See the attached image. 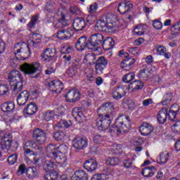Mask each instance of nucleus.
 <instances>
[{
    "mask_svg": "<svg viewBox=\"0 0 180 180\" xmlns=\"http://www.w3.org/2000/svg\"><path fill=\"white\" fill-rule=\"evenodd\" d=\"M131 9H133V4L130 3V1H124L118 4L117 11L121 15L130 12Z\"/></svg>",
    "mask_w": 180,
    "mask_h": 180,
    "instance_id": "obj_19",
    "label": "nucleus"
},
{
    "mask_svg": "<svg viewBox=\"0 0 180 180\" xmlns=\"http://www.w3.org/2000/svg\"><path fill=\"white\" fill-rule=\"evenodd\" d=\"M1 109L2 112H12L15 110V103L12 101H6L1 104Z\"/></svg>",
    "mask_w": 180,
    "mask_h": 180,
    "instance_id": "obj_37",
    "label": "nucleus"
},
{
    "mask_svg": "<svg viewBox=\"0 0 180 180\" xmlns=\"http://www.w3.org/2000/svg\"><path fill=\"white\" fill-rule=\"evenodd\" d=\"M56 127H58V129H60V127H65L66 129L70 127V124H68V122L60 120L58 124H55Z\"/></svg>",
    "mask_w": 180,
    "mask_h": 180,
    "instance_id": "obj_61",
    "label": "nucleus"
},
{
    "mask_svg": "<svg viewBox=\"0 0 180 180\" xmlns=\"http://www.w3.org/2000/svg\"><path fill=\"white\" fill-rule=\"evenodd\" d=\"M135 77L136 75L133 72L127 73L122 77V81L127 83L131 82Z\"/></svg>",
    "mask_w": 180,
    "mask_h": 180,
    "instance_id": "obj_53",
    "label": "nucleus"
},
{
    "mask_svg": "<svg viewBox=\"0 0 180 180\" xmlns=\"http://www.w3.org/2000/svg\"><path fill=\"white\" fill-rule=\"evenodd\" d=\"M33 139L36 141V142L43 146V144L46 143V141H47V133L44 131V130L37 128L33 134H32Z\"/></svg>",
    "mask_w": 180,
    "mask_h": 180,
    "instance_id": "obj_8",
    "label": "nucleus"
},
{
    "mask_svg": "<svg viewBox=\"0 0 180 180\" xmlns=\"http://www.w3.org/2000/svg\"><path fill=\"white\" fill-rule=\"evenodd\" d=\"M96 55L94 53H88L84 57V62L90 65H94V64H96Z\"/></svg>",
    "mask_w": 180,
    "mask_h": 180,
    "instance_id": "obj_42",
    "label": "nucleus"
},
{
    "mask_svg": "<svg viewBox=\"0 0 180 180\" xmlns=\"http://www.w3.org/2000/svg\"><path fill=\"white\" fill-rule=\"evenodd\" d=\"M120 57H124L125 58L121 63V68L124 67L129 64V66L125 67L127 70H131L133 65L136 63V59L134 58H129V53L124 52V51H120L119 52Z\"/></svg>",
    "mask_w": 180,
    "mask_h": 180,
    "instance_id": "obj_10",
    "label": "nucleus"
},
{
    "mask_svg": "<svg viewBox=\"0 0 180 180\" xmlns=\"http://www.w3.org/2000/svg\"><path fill=\"white\" fill-rule=\"evenodd\" d=\"M102 46L103 50H111V49H113V46H115V40L111 37H108L103 40Z\"/></svg>",
    "mask_w": 180,
    "mask_h": 180,
    "instance_id": "obj_39",
    "label": "nucleus"
},
{
    "mask_svg": "<svg viewBox=\"0 0 180 180\" xmlns=\"http://www.w3.org/2000/svg\"><path fill=\"white\" fill-rule=\"evenodd\" d=\"M89 39H87L86 36H82L75 44V47L78 51H83L85 49H89Z\"/></svg>",
    "mask_w": 180,
    "mask_h": 180,
    "instance_id": "obj_18",
    "label": "nucleus"
},
{
    "mask_svg": "<svg viewBox=\"0 0 180 180\" xmlns=\"http://www.w3.org/2000/svg\"><path fill=\"white\" fill-rule=\"evenodd\" d=\"M54 115H56V113L53 110L46 111L44 112V119L46 120V122H50V120L54 119Z\"/></svg>",
    "mask_w": 180,
    "mask_h": 180,
    "instance_id": "obj_49",
    "label": "nucleus"
},
{
    "mask_svg": "<svg viewBox=\"0 0 180 180\" xmlns=\"http://www.w3.org/2000/svg\"><path fill=\"white\" fill-rule=\"evenodd\" d=\"M55 148L57 149V153L58 154L66 155L67 153H68V146L64 144H61L58 147L55 146Z\"/></svg>",
    "mask_w": 180,
    "mask_h": 180,
    "instance_id": "obj_48",
    "label": "nucleus"
},
{
    "mask_svg": "<svg viewBox=\"0 0 180 180\" xmlns=\"http://www.w3.org/2000/svg\"><path fill=\"white\" fill-rule=\"evenodd\" d=\"M72 116L79 123H84L86 118L82 112H81V109L79 108H75L72 111Z\"/></svg>",
    "mask_w": 180,
    "mask_h": 180,
    "instance_id": "obj_21",
    "label": "nucleus"
},
{
    "mask_svg": "<svg viewBox=\"0 0 180 180\" xmlns=\"http://www.w3.org/2000/svg\"><path fill=\"white\" fill-rule=\"evenodd\" d=\"M98 117L96 120V125L98 130H107L110 126L112 120L115 119L116 116V111H115V107L110 102L103 103L100 106L97 111Z\"/></svg>",
    "mask_w": 180,
    "mask_h": 180,
    "instance_id": "obj_1",
    "label": "nucleus"
},
{
    "mask_svg": "<svg viewBox=\"0 0 180 180\" xmlns=\"http://www.w3.org/2000/svg\"><path fill=\"white\" fill-rule=\"evenodd\" d=\"M70 12L72 15H80L81 14V11L77 6H70Z\"/></svg>",
    "mask_w": 180,
    "mask_h": 180,
    "instance_id": "obj_64",
    "label": "nucleus"
},
{
    "mask_svg": "<svg viewBox=\"0 0 180 180\" xmlns=\"http://www.w3.org/2000/svg\"><path fill=\"white\" fill-rule=\"evenodd\" d=\"M73 51H74V48L68 45L64 46L61 49V53H63L64 54H70Z\"/></svg>",
    "mask_w": 180,
    "mask_h": 180,
    "instance_id": "obj_58",
    "label": "nucleus"
},
{
    "mask_svg": "<svg viewBox=\"0 0 180 180\" xmlns=\"http://www.w3.org/2000/svg\"><path fill=\"white\" fill-rule=\"evenodd\" d=\"M41 41V35L37 33H33L32 40H31L28 44L26 43H17L14 48L18 49L20 47V50L17 51L18 53L21 51V56L22 58H29L32 54V50H34L37 47V44Z\"/></svg>",
    "mask_w": 180,
    "mask_h": 180,
    "instance_id": "obj_3",
    "label": "nucleus"
},
{
    "mask_svg": "<svg viewBox=\"0 0 180 180\" xmlns=\"http://www.w3.org/2000/svg\"><path fill=\"white\" fill-rule=\"evenodd\" d=\"M171 34L173 36H178L180 34V20L173 25L171 28Z\"/></svg>",
    "mask_w": 180,
    "mask_h": 180,
    "instance_id": "obj_45",
    "label": "nucleus"
},
{
    "mask_svg": "<svg viewBox=\"0 0 180 180\" xmlns=\"http://www.w3.org/2000/svg\"><path fill=\"white\" fill-rule=\"evenodd\" d=\"M105 162L107 165L115 167V165H118L120 160L117 158H108Z\"/></svg>",
    "mask_w": 180,
    "mask_h": 180,
    "instance_id": "obj_52",
    "label": "nucleus"
},
{
    "mask_svg": "<svg viewBox=\"0 0 180 180\" xmlns=\"http://www.w3.org/2000/svg\"><path fill=\"white\" fill-rule=\"evenodd\" d=\"M102 41H103V35L101 34L96 33L91 35L89 39V50H94L95 47L102 44Z\"/></svg>",
    "mask_w": 180,
    "mask_h": 180,
    "instance_id": "obj_9",
    "label": "nucleus"
},
{
    "mask_svg": "<svg viewBox=\"0 0 180 180\" xmlns=\"http://www.w3.org/2000/svg\"><path fill=\"white\" fill-rule=\"evenodd\" d=\"M129 89L132 91H140L144 87V84L141 80H135L133 82H131L129 85Z\"/></svg>",
    "mask_w": 180,
    "mask_h": 180,
    "instance_id": "obj_40",
    "label": "nucleus"
},
{
    "mask_svg": "<svg viewBox=\"0 0 180 180\" xmlns=\"http://www.w3.org/2000/svg\"><path fill=\"white\" fill-rule=\"evenodd\" d=\"M111 153L114 155H120L123 153V146L122 145H114L111 148Z\"/></svg>",
    "mask_w": 180,
    "mask_h": 180,
    "instance_id": "obj_46",
    "label": "nucleus"
},
{
    "mask_svg": "<svg viewBox=\"0 0 180 180\" xmlns=\"http://www.w3.org/2000/svg\"><path fill=\"white\" fill-rule=\"evenodd\" d=\"M109 178V175L108 174H94L91 178V180H106Z\"/></svg>",
    "mask_w": 180,
    "mask_h": 180,
    "instance_id": "obj_51",
    "label": "nucleus"
},
{
    "mask_svg": "<svg viewBox=\"0 0 180 180\" xmlns=\"http://www.w3.org/2000/svg\"><path fill=\"white\" fill-rule=\"evenodd\" d=\"M11 134L6 133V131H1L0 132V149L1 150H5L6 148V141H8V137H9V135Z\"/></svg>",
    "mask_w": 180,
    "mask_h": 180,
    "instance_id": "obj_35",
    "label": "nucleus"
},
{
    "mask_svg": "<svg viewBox=\"0 0 180 180\" xmlns=\"http://www.w3.org/2000/svg\"><path fill=\"white\" fill-rule=\"evenodd\" d=\"M79 68V63L77 60L72 62L70 66L66 71V74L68 77H75L78 74V70Z\"/></svg>",
    "mask_w": 180,
    "mask_h": 180,
    "instance_id": "obj_23",
    "label": "nucleus"
},
{
    "mask_svg": "<svg viewBox=\"0 0 180 180\" xmlns=\"http://www.w3.org/2000/svg\"><path fill=\"white\" fill-rule=\"evenodd\" d=\"M146 27H147L146 25L141 24L140 25L134 28V33L138 36H143L144 33H146Z\"/></svg>",
    "mask_w": 180,
    "mask_h": 180,
    "instance_id": "obj_44",
    "label": "nucleus"
},
{
    "mask_svg": "<svg viewBox=\"0 0 180 180\" xmlns=\"http://www.w3.org/2000/svg\"><path fill=\"white\" fill-rule=\"evenodd\" d=\"M65 98L67 102L74 103L81 99V93L77 89H71L65 95Z\"/></svg>",
    "mask_w": 180,
    "mask_h": 180,
    "instance_id": "obj_14",
    "label": "nucleus"
},
{
    "mask_svg": "<svg viewBox=\"0 0 180 180\" xmlns=\"http://www.w3.org/2000/svg\"><path fill=\"white\" fill-rule=\"evenodd\" d=\"M45 11L46 12H49V13H53V12H54L55 11V8H54V3L49 1L46 3L45 8H44Z\"/></svg>",
    "mask_w": 180,
    "mask_h": 180,
    "instance_id": "obj_57",
    "label": "nucleus"
},
{
    "mask_svg": "<svg viewBox=\"0 0 180 180\" xmlns=\"http://www.w3.org/2000/svg\"><path fill=\"white\" fill-rule=\"evenodd\" d=\"M71 32H72L71 30V29H67V30H59L57 32V37L59 39V40H64V39H70V37H72V34H71Z\"/></svg>",
    "mask_w": 180,
    "mask_h": 180,
    "instance_id": "obj_33",
    "label": "nucleus"
},
{
    "mask_svg": "<svg viewBox=\"0 0 180 180\" xmlns=\"http://www.w3.org/2000/svg\"><path fill=\"white\" fill-rule=\"evenodd\" d=\"M154 130L153 126L147 122H143L139 127V131L142 136H149Z\"/></svg>",
    "mask_w": 180,
    "mask_h": 180,
    "instance_id": "obj_27",
    "label": "nucleus"
},
{
    "mask_svg": "<svg viewBox=\"0 0 180 180\" xmlns=\"http://www.w3.org/2000/svg\"><path fill=\"white\" fill-rule=\"evenodd\" d=\"M171 101H172V93H167L165 95H164L161 103L162 105H163V106H165L167 105H169V103H171Z\"/></svg>",
    "mask_w": 180,
    "mask_h": 180,
    "instance_id": "obj_47",
    "label": "nucleus"
},
{
    "mask_svg": "<svg viewBox=\"0 0 180 180\" xmlns=\"http://www.w3.org/2000/svg\"><path fill=\"white\" fill-rule=\"evenodd\" d=\"M93 140L95 144H102L105 138L101 135L97 134L94 136Z\"/></svg>",
    "mask_w": 180,
    "mask_h": 180,
    "instance_id": "obj_60",
    "label": "nucleus"
},
{
    "mask_svg": "<svg viewBox=\"0 0 180 180\" xmlns=\"http://www.w3.org/2000/svg\"><path fill=\"white\" fill-rule=\"evenodd\" d=\"M70 20L67 18V16L63 13H61L60 17L58 18L57 21H54L53 23V27L55 29H64V27H67V26H70Z\"/></svg>",
    "mask_w": 180,
    "mask_h": 180,
    "instance_id": "obj_15",
    "label": "nucleus"
},
{
    "mask_svg": "<svg viewBox=\"0 0 180 180\" xmlns=\"http://www.w3.org/2000/svg\"><path fill=\"white\" fill-rule=\"evenodd\" d=\"M157 119L158 123L164 124L167 122V119H168V108L164 107L162 108L158 113Z\"/></svg>",
    "mask_w": 180,
    "mask_h": 180,
    "instance_id": "obj_25",
    "label": "nucleus"
},
{
    "mask_svg": "<svg viewBox=\"0 0 180 180\" xmlns=\"http://www.w3.org/2000/svg\"><path fill=\"white\" fill-rule=\"evenodd\" d=\"M22 72L27 75H33L39 71L37 74L32 77V78H39L43 73L40 71V63H35L34 64L25 63L20 67Z\"/></svg>",
    "mask_w": 180,
    "mask_h": 180,
    "instance_id": "obj_7",
    "label": "nucleus"
},
{
    "mask_svg": "<svg viewBox=\"0 0 180 180\" xmlns=\"http://www.w3.org/2000/svg\"><path fill=\"white\" fill-rule=\"evenodd\" d=\"M151 70L148 67H146L143 69H141L137 75L138 78L140 79H143L147 81L148 79V77L151 75Z\"/></svg>",
    "mask_w": 180,
    "mask_h": 180,
    "instance_id": "obj_34",
    "label": "nucleus"
},
{
    "mask_svg": "<svg viewBox=\"0 0 180 180\" xmlns=\"http://www.w3.org/2000/svg\"><path fill=\"white\" fill-rule=\"evenodd\" d=\"M169 158V153L167 152H162L160 155L159 164H166Z\"/></svg>",
    "mask_w": 180,
    "mask_h": 180,
    "instance_id": "obj_50",
    "label": "nucleus"
},
{
    "mask_svg": "<svg viewBox=\"0 0 180 180\" xmlns=\"http://www.w3.org/2000/svg\"><path fill=\"white\" fill-rule=\"evenodd\" d=\"M98 167V162L94 159H90L84 162V168L90 172L95 171Z\"/></svg>",
    "mask_w": 180,
    "mask_h": 180,
    "instance_id": "obj_29",
    "label": "nucleus"
},
{
    "mask_svg": "<svg viewBox=\"0 0 180 180\" xmlns=\"http://www.w3.org/2000/svg\"><path fill=\"white\" fill-rule=\"evenodd\" d=\"M8 81L13 92L23 89V77L18 70H12L8 74Z\"/></svg>",
    "mask_w": 180,
    "mask_h": 180,
    "instance_id": "obj_6",
    "label": "nucleus"
},
{
    "mask_svg": "<svg viewBox=\"0 0 180 180\" xmlns=\"http://www.w3.org/2000/svg\"><path fill=\"white\" fill-rule=\"evenodd\" d=\"M18 50H20V47L15 48L14 54L15 56V58H13L10 60V64L12 67H18V64H19V60L21 61L27 60V58H23V55H22V51L18 52Z\"/></svg>",
    "mask_w": 180,
    "mask_h": 180,
    "instance_id": "obj_20",
    "label": "nucleus"
},
{
    "mask_svg": "<svg viewBox=\"0 0 180 180\" xmlns=\"http://www.w3.org/2000/svg\"><path fill=\"white\" fill-rule=\"evenodd\" d=\"M30 96V94L27 91H23L21 92L17 97V103L19 106H24L27 103V101H29V97Z\"/></svg>",
    "mask_w": 180,
    "mask_h": 180,
    "instance_id": "obj_24",
    "label": "nucleus"
},
{
    "mask_svg": "<svg viewBox=\"0 0 180 180\" xmlns=\"http://www.w3.org/2000/svg\"><path fill=\"white\" fill-rule=\"evenodd\" d=\"M89 176L84 170L77 171L71 177V180H88Z\"/></svg>",
    "mask_w": 180,
    "mask_h": 180,
    "instance_id": "obj_36",
    "label": "nucleus"
},
{
    "mask_svg": "<svg viewBox=\"0 0 180 180\" xmlns=\"http://www.w3.org/2000/svg\"><path fill=\"white\" fill-rule=\"evenodd\" d=\"M26 175L29 179H34L39 176V170L35 167H30L26 170Z\"/></svg>",
    "mask_w": 180,
    "mask_h": 180,
    "instance_id": "obj_38",
    "label": "nucleus"
},
{
    "mask_svg": "<svg viewBox=\"0 0 180 180\" xmlns=\"http://www.w3.org/2000/svg\"><path fill=\"white\" fill-rule=\"evenodd\" d=\"M119 27V20L117 15L108 13L103 15L98 20L94 27L96 32H112L113 29Z\"/></svg>",
    "mask_w": 180,
    "mask_h": 180,
    "instance_id": "obj_2",
    "label": "nucleus"
},
{
    "mask_svg": "<svg viewBox=\"0 0 180 180\" xmlns=\"http://www.w3.org/2000/svg\"><path fill=\"white\" fill-rule=\"evenodd\" d=\"M46 153L49 158L55 160L57 164H59L60 167L65 168L67 167V155L63 153H57V149H56V146L51 143L47 146L46 148Z\"/></svg>",
    "mask_w": 180,
    "mask_h": 180,
    "instance_id": "obj_5",
    "label": "nucleus"
},
{
    "mask_svg": "<svg viewBox=\"0 0 180 180\" xmlns=\"http://www.w3.org/2000/svg\"><path fill=\"white\" fill-rule=\"evenodd\" d=\"M45 180H57L58 178V173L54 170L46 171L44 174Z\"/></svg>",
    "mask_w": 180,
    "mask_h": 180,
    "instance_id": "obj_41",
    "label": "nucleus"
},
{
    "mask_svg": "<svg viewBox=\"0 0 180 180\" xmlns=\"http://www.w3.org/2000/svg\"><path fill=\"white\" fill-rule=\"evenodd\" d=\"M57 168V166L56 165V163L51 161H48L45 165H44V169H48V171H54Z\"/></svg>",
    "mask_w": 180,
    "mask_h": 180,
    "instance_id": "obj_56",
    "label": "nucleus"
},
{
    "mask_svg": "<svg viewBox=\"0 0 180 180\" xmlns=\"http://www.w3.org/2000/svg\"><path fill=\"white\" fill-rule=\"evenodd\" d=\"M86 27V22L82 18H76L73 21V28L76 32H81Z\"/></svg>",
    "mask_w": 180,
    "mask_h": 180,
    "instance_id": "obj_22",
    "label": "nucleus"
},
{
    "mask_svg": "<svg viewBox=\"0 0 180 180\" xmlns=\"http://www.w3.org/2000/svg\"><path fill=\"white\" fill-rule=\"evenodd\" d=\"M155 49L160 56H163V54H165V51H167V48L160 44H156L155 46Z\"/></svg>",
    "mask_w": 180,
    "mask_h": 180,
    "instance_id": "obj_55",
    "label": "nucleus"
},
{
    "mask_svg": "<svg viewBox=\"0 0 180 180\" xmlns=\"http://www.w3.org/2000/svg\"><path fill=\"white\" fill-rule=\"evenodd\" d=\"M126 89H127V87L124 86L115 87L112 93L113 99L119 101V99H122V98L126 96Z\"/></svg>",
    "mask_w": 180,
    "mask_h": 180,
    "instance_id": "obj_16",
    "label": "nucleus"
},
{
    "mask_svg": "<svg viewBox=\"0 0 180 180\" xmlns=\"http://www.w3.org/2000/svg\"><path fill=\"white\" fill-rule=\"evenodd\" d=\"M53 138L56 141H65L67 139V134L63 131H58L53 134Z\"/></svg>",
    "mask_w": 180,
    "mask_h": 180,
    "instance_id": "obj_43",
    "label": "nucleus"
},
{
    "mask_svg": "<svg viewBox=\"0 0 180 180\" xmlns=\"http://www.w3.org/2000/svg\"><path fill=\"white\" fill-rule=\"evenodd\" d=\"M23 148H32L35 150L37 153H41L43 148L37 146V143L32 140H27L22 143Z\"/></svg>",
    "mask_w": 180,
    "mask_h": 180,
    "instance_id": "obj_26",
    "label": "nucleus"
},
{
    "mask_svg": "<svg viewBox=\"0 0 180 180\" xmlns=\"http://www.w3.org/2000/svg\"><path fill=\"white\" fill-rule=\"evenodd\" d=\"M37 112V105L35 103L31 102L24 108L23 112L26 115H32Z\"/></svg>",
    "mask_w": 180,
    "mask_h": 180,
    "instance_id": "obj_32",
    "label": "nucleus"
},
{
    "mask_svg": "<svg viewBox=\"0 0 180 180\" xmlns=\"http://www.w3.org/2000/svg\"><path fill=\"white\" fill-rule=\"evenodd\" d=\"M86 74V77L87 78V81H94L95 77H94V75H92V71L89 68H86L84 70Z\"/></svg>",
    "mask_w": 180,
    "mask_h": 180,
    "instance_id": "obj_62",
    "label": "nucleus"
},
{
    "mask_svg": "<svg viewBox=\"0 0 180 180\" xmlns=\"http://www.w3.org/2000/svg\"><path fill=\"white\" fill-rule=\"evenodd\" d=\"M41 57L45 63L53 61V59L56 57V49L50 48L46 49L41 53Z\"/></svg>",
    "mask_w": 180,
    "mask_h": 180,
    "instance_id": "obj_17",
    "label": "nucleus"
},
{
    "mask_svg": "<svg viewBox=\"0 0 180 180\" xmlns=\"http://www.w3.org/2000/svg\"><path fill=\"white\" fill-rule=\"evenodd\" d=\"M48 87L53 94H61L64 89V84L60 80H53L48 83Z\"/></svg>",
    "mask_w": 180,
    "mask_h": 180,
    "instance_id": "obj_12",
    "label": "nucleus"
},
{
    "mask_svg": "<svg viewBox=\"0 0 180 180\" xmlns=\"http://www.w3.org/2000/svg\"><path fill=\"white\" fill-rule=\"evenodd\" d=\"M130 129V117L127 115H120L115 124L110 129L111 134L119 136L121 133H126Z\"/></svg>",
    "mask_w": 180,
    "mask_h": 180,
    "instance_id": "obj_4",
    "label": "nucleus"
},
{
    "mask_svg": "<svg viewBox=\"0 0 180 180\" xmlns=\"http://www.w3.org/2000/svg\"><path fill=\"white\" fill-rule=\"evenodd\" d=\"M95 64L96 73L101 75L103 74V70L108 66V60L104 56H101L97 58Z\"/></svg>",
    "mask_w": 180,
    "mask_h": 180,
    "instance_id": "obj_11",
    "label": "nucleus"
},
{
    "mask_svg": "<svg viewBox=\"0 0 180 180\" xmlns=\"http://www.w3.org/2000/svg\"><path fill=\"white\" fill-rule=\"evenodd\" d=\"M72 144L76 150H84L88 147V139L85 137L76 136L72 141Z\"/></svg>",
    "mask_w": 180,
    "mask_h": 180,
    "instance_id": "obj_13",
    "label": "nucleus"
},
{
    "mask_svg": "<svg viewBox=\"0 0 180 180\" xmlns=\"http://www.w3.org/2000/svg\"><path fill=\"white\" fill-rule=\"evenodd\" d=\"M8 92H9L8 84H0V96L6 95Z\"/></svg>",
    "mask_w": 180,
    "mask_h": 180,
    "instance_id": "obj_59",
    "label": "nucleus"
},
{
    "mask_svg": "<svg viewBox=\"0 0 180 180\" xmlns=\"http://www.w3.org/2000/svg\"><path fill=\"white\" fill-rule=\"evenodd\" d=\"M8 141H6L4 144H6V148L4 150H8L10 151H15L18 150V143L16 142H13L12 141V135H8L7 138Z\"/></svg>",
    "mask_w": 180,
    "mask_h": 180,
    "instance_id": "obj_30",
    "label": "nucleus"
},
{
    "mask_svg": "<svg viewBox=\"0 0 180 180\" xmlns=\"http://www.w3.org/2000/svg\"><path fill=\"white\" fill-rule=\"evenodd\" d=\"M179 112V107L176 104H173L169 113L167 112V117L171 122H176V113Z\"/></svg>",
    "mask_w": 180,
    "mask_h": 180,
    "instance_id": "obj_28",
    "label": "nucleus"
},
{
    "mask_svg": "<svg viewBox=\"0 0 180 180\" xmlns=\"http://www.w3.org/2000/svg\"><path fill=\"white\" fill-rule=\"evenodd\" d=\"M155 172H157V169L154 166L144 167L141 171V174L145 178H150Z\"/></svg>",
    "mask_w": 180,
    "mask_h": 180,
    "instance_id": "obj_31",
    "label": "nucleus"
},
{
    "mask_svg": "<svg viewBox=\"0 0 180 180\" xmlns=\"http://www.w3.org/2000/svg\"><path fill=\"white\" fill-rule=\"evenodd\" d=\"M37 20H39V16L37 15H32L31 17V20L27 24V27L32 29V27H34L36 26V23H37Z\"/></svg>",
    "mask_w": 180,
    "mask_h": 180,
    "instance_id": "obj_54",
    "label": "nucleus"
},
{
    "mask_svg": "<svg viewBox=\"0 0 180 180\" xmlns=\"http://www.w3.org/2000/svg\"><path fill=\"white\" fill-rule=\"evenodd\" d=\"M9 165H13L18 161V155L13 154L8 158L7 160Z\"/></svg>",
    "mask_w": 180,
    "mask_h": 180,
    "instance_id": "obj_63",
    "label": "nucleus"
}]
</instances>
